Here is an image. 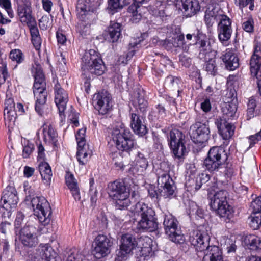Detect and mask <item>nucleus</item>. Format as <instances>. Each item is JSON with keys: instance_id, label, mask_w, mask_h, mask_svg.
I'll return each instance as SVG.
<instances>
[{"instance_id": "10", "label": "nucleus", "mask_w": 261, "mask_h": 261, "mask_svg": "<svg viewBox=\"0 0 261 261\" xmlns=\"http://www.w3.org/2000/svg\"><path fill=\"white\" fill-rule=\"evenodd\" d=\"M250 70L252 76L257 80L258 87L261 89V43L254 41V51L250 60Z\"/></svg>"}, {"instance_id": "44", "label": "nucleus", "mask_w": 261, "mask_h": 261, "mask_svg": "<svg viewBox=\"0 0 261 261\" xmlns=\"http://www.w3.org/2000/svg\"><path fill=\"white\" fill-rule=\"evenodd\" d=\"M91 156V152L86 149H79L76 153L77 159L81 165H85Z\"/></svg>"}, {"instance_id": "4", "label": "nucleus", "mask_w": 261, "mask_h": 261, "mask_svg": "<svg viewBox=\"0 0 261 261\" xmlns=\"http://www.w3.org/2000/svg\"><path fill=\"white\" fill-rule=\"evenodd\" d=\"M112 136L117 149L119 150L129 151L136 144L133 135L129 128H126L124 124H121L119 127L114 128Z\"/></svg>"}, {"instance_id": "23", "label": "nucleus", "mask_w": 261, "mask_h": 261, "mask_svg": "<svg viewBox=\"0 0 261 261\" xmlns=\"http://www.w3.org/2000/svg\"><path fill=\"white\" fill-rule=\"evenodd\" d=\"M221 59L224 63L226 68L229 70H234L239 66V58L233 49H226Z\"/></svg>"}, {"instance_id": "60", "label": "nucleus", "mask_w": 261, "mask_h": 261, "mask_svg": "<svg viewBox=\"0 0 261 261\" xmlns=\"http://www.w3.org/2000/svg\"><path fill=\"white\" fill-rule=\"evenodd\" d=\"M21 21L22 22L27 23V25L32 23L35 24L36 21L31 14L30 9L28 10V11L27 12V13L24 14V16H23V17H22Z\"/></svg>"}, {"instance_id": "17", "label": "nucleus", "mask_w": 261, "mask_h": 261, "mask_svg": "<svg viewBox=\"0 0 261 261\" xmlns=\"http://www.w3.org/2000/svg\"><path fill=\"white\" fill-rule=\"evenodd\" d=\"M1 203L2 207L7 211H10L15 207L18 201L17 191L14 187L7 186L3 193Z\"/></svg>"}, {"instance_id": "3", "label": "nucleus", "mask_w": 261, "mask_h": 261, "mask_svg": "<svg viewBox=\"0 0 261 261\" xmlns=\"http://www.w3.org/2000/svg\"><path fill=\"white\" fill-rule=\"evenodd\" d=\"M108 194L110 197L116 201V207L118 209H126L132 202L129 198V188L123 182L115 181L109 184Z\"/></svg>"}, {"instance_id": "15", "label": "nucleus", "mask_w": 261, "mask_h": 261, "mask_svg": "<svg viewBox=\"0 0 261 261\" xmlns=\"http://www.w3.org/2000/svg\"><path fill=\"white\" fill-rule=\"evenodd\" d=\"M19 238L21 243L28 247H35L38 243L36 227L33 225H27L21 229Z\"/></svg>"}, {"instance_id": "28", "label": "nucleus", "mask_w": 261, "mask_h": 261, "mask_svg": "<svg viewBox=\"0 0 261 261\" xmlns=\"http://www.w3.org/2000/svg\"><path fill=\"white\" fill-rule=\"evenodd\" d=\"M121 24L117 22L111 23L108 28L107 39L109 41L114 43L117 42L121 36Z\"/></svg>"}, {"instance_id": "32", "label": "nucleus", "mask_w": 261, "mask_h": 261, "mask_svg": "<svg viewBox=\"0 0 261 261\" xmlns=\"http://www.w3.org/2000/svg\"><path fill=\"white\" fill-rule=\"evenodd\" d=\"M166 115V109L161 104L156 105L149 114L148 119L152 122H155L164 118Z\"/></svg>"}, {"instance_id": "46", "label": "nucleus", "mask_w": 261, "mask_h": 261, "mask_svg": "<svg viewBox=\"0 0 261 261\" xmlns=\"http://www.w3.org/2000/svg\"><path fill=\"white\" fill-rule=\"evenodd\" d=\"M10 58L17 63H20L24 60L23 54L19 49L12 50L10 53Z\"/></svg>"}, {"instance_id": "8", "label": "nucleus", "mask_w": 261, "mask_h": 261, "mask_svg": "<svg viewBox=\"0 0 261 261\" xmlns=\"http://www.w3.org/2000/svg\"><path fill=\"white\" fill-rule=\"evenodd\" d=\"M31 203L34 214L43 226L49 224L51 220V210L50 204L44 197H35L32 198Z\"/></svg>"}, {"instance_id": "55", "label": "nucleus", "mask_w": 261, "mask_h": 261, "mask_svg": "<svg viewBox=\"0 0 261 261\" xmlns=\"http://www.w3.org/2000/svg\"><path fill=\"white\" fill-rule=\"evenodd\" d=\"M8 77L7 66L3 64L0 66V85L4 84Z\"/></svg>"}, {"instance_id": "64", "label": "nucleus", "mask_w": 261, "mask_h": 261, "mask_svg": "<svg viewBox=\"0 0 261 261\" xmlns=\"http://www.w3.org/2000/svg\"><path fill=\"white\" fill-rule=\"evenodd\" d=\"M198 181L202 182V184H205L210 179V176L206 173H201L198 176Z\"/></svg>"}, {"instance_id": "38", "label": "nucleus", "mask_w": 261, "mask_h": 261, "mask_svg": "<svg viewBox=\"0 0 261 261\" xmlns=\"http://www.w3.org/2000/svg\"><path fill=\"white\" fill-rule=\"evenodd\" d=\"M136 168L138 172L142 173L144 172L148 167V162L145 155L141 152H139L136 158Z\"/></svg>"}, {"instance_id": "11", "label": "nucleus", "mask_w": 261, "mask_h": 261, "mask_svg": "<svg viewBox=\"0 0 261 261\" xmlns=\"http://www.w3.org/2000/svg\"><path fill=\"white\" fill-rule=\"evenodd\" d=\"M94 243L93 254L96 258L104 257L110 253L113 241L110 237L105 234H98L95 238Z\"/></svg>"}, {"instance_id": "20", "label": "nucleus", "mask_w": 261, "mask_h": 261, "mask_svg": "<svg viewBox=\"0 0 261 261\" xmlns=\"http://www.w3.org/2000/svg\"><path fill=\"white\" fill-rule=\"evenodd\" d=\"M31 72L34 77L33 93H38L39 91L46 90L45 77L41 65L35 63L31 68Z\"/></svg>"}, {"instance_id": "29", "label": "nucleus", "mask_w": 261, "mask_h": 261, "mask_svg": "<svg viewBox=\"0 0 261 261\" xmlns=\"http://www.w3.org/2000/svg\"><path fill=\"white\" fill-rule=\"evenodd\" d=\"M38 169L44 184L49 185L52 176V171L49 165L45 162H41Z\"/></svg>"}, {"instance_id": "22", "label": "nucleus", "mask_w": 261, "mask_h": 261, "mask_svg": "<svg viewBox=\"0 0 261 261\" xmlns=\"http://www.w3.org/2000/svg\"><path fill=\"white\" fill-rule=\"evenodd\" d=\"M138 245L135 238L131 234H125L121 238V244L120 246L119 255H128Z\"/></svg>"}, {"instance_id": "7", "label": "nucleus", "mask_w": 261, "mask_h": 261, "mask_svg": "<svg viewBox=\"0 0 261 261\" xmlns=\"http://www.w3.org/2000/svg\"><path fill=\"white\" fill-rule=\"evenodd\" d=\"M76 12L79 19L76 30L82 36H85L89 32L91 22L95 18L96 10L88 9L83 3H77Z\"/></svg>"}, {"instance_id": "6", "label": "nucleus", "mask_w": 261, "mask_h": 261, "mask_svg": "<svg viewBox=\"0 0 261 261\" xmlns=\"http://www.w3.org/2000/svg\"><path fill=\"white\" fill-rule=\"evenodd\" d=\"M228 154L224 148L214 146L212 147L204 161L205 168L210 172L217 171L221 166L226 163Z\"/></svg>"}, {"instance_id": "43", "label": "nucleus", "mask_w": 261, "mask_h": 261, "mask_svg": "<svg viewBox=\"0 0 261 261\" xmlns=\"http://www.w3.org/2000/svg\"><path fill=\"white\" fill-rule=\"evenodd\" d=\"M128 0H109L108 9L111 11V14H114L118 9L122 7L123 5L126 4Z\"/></svg>"}, {"instance_id": "42", "label": "nucleus", "mask_w": 261, "mask_h": 261, "mask_svg": "<svg viewBox=\"0 0 261 261\" xmlns=\"http://www.w3.org/2000/svg\"><path fill=\"white\" fill-rule=\"evenodd\" d=\"M140 9H137V7L134 5H131L128 8V12L130 14V20L133 23H138L141 19L142 15L139 12Z\"/></svg>"}, {"instance_id": "16", "label": "nucleus", "mask_w": 261, "mask_h": 261, "mask_svg": "<svg viewBox=\"0 0 261 261\" xmlns=\"http://www.w3.org/2000/svg\"><path fill=\"white\" fill-rule=\"evenodd\" d=\"M55 102L58 108L59 113L61 118L65 117L64 112L68 101L67 92L57 83L54 87Z\"/></svg>"}, {"instance_id": "37", "label": "nucleus", "mask_w": 261, "mask_h": 261, "mask_svg": "<svg viewBox=\"0 0 261 261\" xmlns=\"http://www.w3.org/2000/svg\"><path fill=\"white\" fill-rule=\"evenodd\" d=\"M237 110V106L236 102H231L229 100L226 101L222 108V112L224 115L228 118L234 116Z\"/></svg>"}, {"instance_id": "19", "label": "nucleus", "mask_w": 261, "mask_h": 261, "mask_svg": "<svg viewBox=\"0 0 261 261\" xmlns=\"http://www.w3.org/2000/svg\"><path fill=\"white\" fill-rule=\"evenodd\" d=\"M231 24L230 18L228 16H225L224 18L219 22L218 25L219 39L223 45L226 46L229 44L228 41L232 32Z\"/></svg>"}, {"instance_id": "9", "label": "nucleus", "mask_w": 261, "mask_h": 261, "mask_svg": "<svg viewBox=\"0 0 261 261\" xmlns=\"http://www.w3.org/2000/svg\"><path fill=\"white\" fill-rule=\"evenodd\" d=\"M163 225L166 234L171 241L179 244L184 242V236L178 227V221L171 214H165Z\"/></svg>"}, {"instance_id": "36", "label": "nucleus", "mask_w": 261, "mask_h": 261, "mask_svg": "<svg viewBox=\"0 0 261 261\" xmlns=\"http://www.w3.org/2000/svg\"><path fill=\"white\" fill-rule=\"evenodd\" d=\"M156 175L158 176V187L159 189L165 186L169 182H172V179L170 177L167 171H163L161 169L157 170Z\"/></svg>"}, {"instance_id": "62", "label": "nucleus", "mask_w": 261, "mask_h": 261, "mask_svg": "<svg viewBox=\"0 0 261 261\" xmlns=\"http://www.w3.org/2000/svg\"><path fill=\"white\" fill-rule=\"evenodd\" d=\"M229 100L231 102H236L237 101V95L235 90L233 89H230L227 90L226 94V101Z\"/></svg>"}, {"instance_id": "26", "label": "nucleus", "mask_w": 261, "mask_h": 261, "mask_svg": "<svg viewBox=\"0 0 261 261\" xmlns=\"http://www.w3.org/2000/svg\"><path fill=\"white\" fill-rule=\"evenodd\" d=\"M133 104L136 109L140 112L146 111L148 107V102L144 99V93L143 89H139L134 92Z\"/></svg>"}, {"instance_id": "59", "label": "nucleus", "mask_w": 261, "mask_h": 261, "mask_svg": "<svg viewBox=\"0 0 261 261\" xmlns=\"http://www.w3.org/2000/svg\"><path fill=\"white\" fill-rule=\"evenodd\" d=\"M242 28L247 32H252L254 29L253 20L252 18H250L244 21L242 24Z\"/></svg>"}, {"instance_id": "2", "label": "nucleus", "mask_w": 261, "mask_h": 261, "mask_svg": "<svg viewBox=\"0 0 261 261\" xmlns=\"http://www.w3.org/2000/svg\"><path fill=\"white\" fill-rule=\"evenodd\" d=\"M135 215L140 217L133 222V229L137 233L145 231H153L157 229L158 223L155 212L152 207L142 202H137L132 210Z\"/></svg>"}, {"instance_id": "53", "label": "nucleus", "mask_w": 261, "mask_h": 261, "mask_svg": "<svg viewBox=\"0 0 261 261\" xmlns=\"http://www.w3.org/2000/svg\"><path fill=\"white\" fill-rule=\"evenodd\" d=\"M251 207L252 209V212L254 214L260 213L261 211V196L257 197L251 202Z\"/></svg>"}, {"instance_id": "33", "label": "nucleus", "mask_w": 261, "mask_h": 261, "mask_svg": "<svg viewBox=\"0 0 261 261\" xmlns=\"http://www.w3.org/2000/svg\"><path fill=\"white\" fill-rule=\"evenodd\" d=\"M212 208L215 211L220 217L227 219H230L233 212L232 207L228 204L227 201L226 203H222L218 205V207Z\"/></svg>"}, {"instance_id": "45", "label": "nucleus", "mask_w": 261, "mask_h": 261, "mask_svg": "<svg viewBox=\"0 0 261 261\" xmlns=\"http://www.w3.org/2000/svg\"><path fill=\"white\" fill-rule=\"evenodd\" d=\"M170 148L172 150L174 156L178 159H180L184 155L186 151L184 142L171 146Z\"/></svg>"}, {"instance_id": "54", "label": "nucleus", "mask_w": 261, "mask_h": 261, "mask_svg": "<svg viewBox=\"0 0 261 261\" xmlns=\"http://www.w3.org/2000/svg\"><path fill=\"white\" fill-rule=\"evenodd\" d=\"M34 96L36 97V101L40 105H44L47 99V91H39L38 93H34Z\"/></svg>"}, {"instance_id": "41", "label": "nucleus", "mask_w": 261, "mask_h": 261, "mask_svg": "<svg viewBox=\"0 0 261 261\" xmlns=\"http://www.w3.org/2000/svg\"><path fill=\"white\" fill-rule=\"evenodd\" d=\"M40 248L41 250L40 254L42 259L45 260H49L50 261L51 258H54L55 253L51 246L46 244L40 245Z\"/></svg>"}, {"instance_id": "25", "label": "nucleus", "mask_w": 261, "mask_h": 261, "mask_svg": "<svg viewBox=\"0 0 261 261\" xmlns=\"http://www.w3.org/2000/svg\"><path fill=\"white\" fill-rule=\"evenodd\" d=\"M130 126L134 132L139 136H143L147 133V129L142 117L135 113H132Z\"/></svg>"}, {"instance_id": "63", "label": "nucleus", "mask_w": 261, "mask_h": 261, "mask_svg": "<svg viewBox=\"0 0 261 261\" xmlns=\"http://www.w3.org/2000/svg\"><path fill=\"white\" fill-rule=\"evenodd\" d=\"M24 218V215L22 213L20 212L17 213L15 221V226L16 227L19 228L21 226Z\"/></svg>"}, {"instance_id": "61", "label": "nucleus", "mask_w": 261, "mask_h": 261, "mask_svg": "<svg viewBox=\"0 0 261 261\" xmlns=\"http://www.w3.org/2000/svg\"><path fill=\"white\" fill-rule=\"evenodd\" d=\"M193 38H194L195 43L197 44L201 40L206 38V36L201 31L198 29H196V31L191 33Z\"/></svg>"}, {"instance_id": "52", "label": "nucleus", "mask_w": 261, "mask_h": 261, "mask_svg": "<svg viewBox=\"0 0 261 261\" xmlns=\"http://www.w3.org/2000/svg\"><path fill=\"white\" fill-rule=\"evenodd\" d=\"M77 3H83L86 5V7L92 10H97L99 5L98 0H80Z\"/></svg>"}, {"instance_id": "31", "label": "nucleus", "mask_w": 261, "mask_h": 261, "mask_svg": "<svg viewBox=\"0 0 261 261\" xmlns=\"http://www.w3.org/2000/svg\"><path fill=\"white\" fill-rule=\"evenodd\" d=\"M228 192L224 190H221L216 192L211 198L210 206L212 208H216V206L222 203H226L228 196Z\"/></svg>"}, {"instance_id": "34", "label": "nucleus", "mask_w": 261, "mask_h": 261, "mask_svg": "<svg viewBox=\"0 0 261 261\" xmlns=\"http://www.w3.org/2000/svg\"><path fill=\"white\" fill-rule=\"evenodd\" d=\"M185 136L181 132L177 129H174L170 131L168 141L170 146H175L176 144L183 142Z\"/></svg>"}, {"instance_id": "51", "label": "nucleus", "mask_w": 261, "mask_h": 261, "mask_svg": "<svg viewBox=\"0 0 261 261\" xmlns=\"http://www.w3.org/2000/svg\"><path fill=\"white\" fill-rule=\"evenodd\" d=\"M202 182L198 181L197 176L195 180L190 179L187 180L186 182V186L187 187L190 188L191 190L195 189L196 191H197L202 187Z\"/></svg>"}, {"instance_id": "24", "label": "nucleus", "mask_w": 261, "mask_h": 261, "mask_svg": "<svg viewBox=\"0 0 261 261\" xmlns=\"http://www.w3.org/2000/svg\"><path fill=\"white\" fill-rule=\"evenodd\" d=\"M215 123L217 126L220 135L223 139H229L233 135L234 126L228 123L225 118H218L215 120Z\"/></svg>"}, {"instance_id": "18", "label": "nucleus", "mask_w": 261, "mask_h": 261, "mask_svg": "<svg viewBox=\"0 0 261 261\" xmlns=\"http://www.w3.org/2000/svg\"><path fill=\"white\" fill-rule=\"evenodd\" d=\"M226 15L223 14L218 5H210L207 8L204 16V21L207 27H212L218 21H221Z\"/></svg>"}, {"instance_id": "39", "label": "nucleus", "mask_w": 261, "mask_h": 261, "mask_svg": "<svg viewBox=\"0 0 261 261\" xmlns=\"http://www.w3.org/2000/svg\"><path fill=\"white\" fill-rule=\"evenodd\" d=\"M185 36L184 34L177 35L171 39L165 41V44L167 49H170L172 47H178L184 44Z\"/></svg>"}, {"instance_id": "48", "label": "nucleus", "mask_w": 261, "mask_h": 261, "mask_svg": "<svg viewBox=\"0 0 261 261\" xmlns=\"http://www.w3.org/2000/svg\"><path fill=\"white\" fill-rule=\"evenodd\" d=\"M261 225V214H258V216H251L249 225L254 230L258 229Z\"/></svg>"}, {"instance_id": "49", "label": "nucleus", "mask_w": 261, "mask_h": 261, "mask_svg": "<svg viewBox=\"0 0 261 261\" xmlns=\"http://www.w3.org/2000/svg\"><path fill=\"white\" fill-rule=\"evenodd\" d=\"M47 135L49 141L51 142L54 147H57L58 145L57 133L54 128L50 126L47 131Z\"/></svg>"}, {"instance_id": "56", "label": "nucleus", "mask_w": 261, "mask_h": 261, "mask_svg": "<svg viewBox=\"0 0 261 261\" xmlns=\"http://www.w3.org/2000/svg\"><path fill=\"white\" fill-rule=\"evenodd\" d=\"M4 119L5 120L14 122L16 117L15 109L11 110H4Z\"/></svg>"}, {"instance_id": "13", "label": "nucleus", "mask_w": 261, "mask_h": 261, "mask_svg": "<svg viewBox=\"0 0 261 261\" xmlns=\"http://www.w3.org/2000/svg\"><path fill=\"white\" fill-rule=\"evenodd\" d=\"M191 128V138L195 143L202 144L208 140L210 130L207 122H196Z\"/></svg>"}, {"instance_id": "58", "label": "nucleus", "mask_w": 261, "mask_h": 261, "mask_svg": "<svg viewBox=\"0 0 261 261\" xmlns=\"http://www.w3.org/2000/svg\"><path fill=\"white\" fill-rule=\"evenodd\" d=\"M34 149V145L32 143L28 142L27 144L23 147L22 156L24 158H28L32 153Z\"/></svg>"}, {"instance_id": "57", "label": "nucleus", "mask_w": 261, "mask_h": 261, "mask_svg": "<svg viewBox=\"0 0 261 261\" xmlns=\"http://www.w3.org/2000/svg\"><path fill=\"white\" fill-rule=\"evenodd\" d=\"M253 1L254 0H237L235 4L240 8H242L249 5V9L252 10L254 7Z\"/></svg>"}, {"instance_id": "21", "label": "nucleus", "mask_w": 261, "mask_h": 261, "mask_svg": "<svg viewBox=\"0 0 261 261\" xmlns=\"http://www.w3.org/2000/svg\"><path fill=\"white\" fill-rule=\"evenodd\" d=\"M199 45L198 58L203 61H207V59L214 58L216 51L215 50V43L211 41L208 39H203L197 43Z\"/></svg>"}, {"instance_id": "14", "label": "nucleus", "mask_w": 261, "mask_h": 261, "mask_svg": "<svg viewBox=\"0 0 261 261\" xmlns=\"http://www.w3.org/2000/svg\"><path fill=\"white\" fill-rule=\"evenodd\" d=\"M177 9L182 11L186 17H191L200 10L197 0H169Z\"/></svg>"}, {"instance_id": "5", "label": "nucleus", "mask_w": 261, "mask_h": 261, "mask_svg": "<svg viewBox=\"0 0 261 261\" xmlns=\"http://www.w3.org/2000/svg\"><path fill=\"white\" fill-rule=\"evenodd\" d=\"M82 69L99 76L104 73L106 66L99 55L95 50L90 49L82 58Z\"/></svg>"}, {"instance_id": "40", "label": "nucleus", "mask_w": 261, "mask_h": 261, "mask_svg": "<svg viewBox=\"0 0 261 261\" xmlns=\"http://www.w3.org/2000/svg\"><path fill=\"white\" fill-rule=\"evenodd\" d=\"M176 187L174 185L173 180L172 182H169L167 186H163L160 189L161 196L165 198H171L173 196L175 192Z\"/></svg>"}, {"instance_id": "47", "label": "nucleus", "mask_w": 261, "mask_h": 261, "mask_svg": "<svg viewBox=\"0 0 261 261\" xmlns=\"http://www.w3.org/2000/svg\"><path fill=\"white\" fill-rule=\"evenodd\" d=\"M213 58H211V59H207V61H204L205 62V70L211 74L215 75L217 68L215 61Z\"/></svg>"}, {"instance_id": "30", "label": "nucleus", "mask_w": 261, "mask_h": 261, "mask_svg": "<svg viewBox=\"0 0 261 261\" xmlns=\"http://www.w3.org/2000/svg\"><path fill=\"white\" fill-rule=\"evenodd\" d=\"M146 246L143 244V241H144V239H140L139 241V243H141L143 245V247H141V249L137 254L138 257L140 258V261L147 260L153 254L152 248L150 246V245L149 244H147L148 241L150 242L151 240L149 238H146Z\"/></svg>"}, {"instance_id": "27", "label": "nucleus", "mask_w": 261, "mask_h": 261, "mask_svg": "<svg viewBox=\"0 0 261 261\" xmlns=\"http://www.w3.org/2000/svg\"><path fill=\"white\" fill-rule=\"evenodd\" d=\"M66 183L70 190L72 196L75 200H79L81 198L77 183L74 178L72 174L67 172L65 176Z\"/></svg>"}, {"instance_id": "12", "label": "nucleus", "mask_w": 261, "mask_h": 261, "mask_svg": "<svg viewBox=\"0 0 261 261\" xmlns=\"http://www.w3.org/2000/svg\"><path fill=\"white\" fill-rule=\"evenodd\" d=\"M93 103L95 109L102 115L109 113L112 109L113 102L111 95L106 91L95 95Z\"/></svg>"}, {"instance_id": "50", "label": "nucleus", "mask_w": 261, "mask_h": 261, "mask_svg": "<svg viewBox=\"0 0 261 261\" xmlns=\"http://www.w3.org/2000/svg\"><path fill=\"white\" fill-rule=\"evenodd\" d=\"M0 6L5 9L10 18L13 17V11L12 9L10 0H0Z\"/></svg>"}, {"instance_id": "1", "label": "nucleus", "mask_w": 261, "mask_h": 261, "mask_svg": "<svg viewBox=\"0 0 261 261\" xmlns=\"http://www.w3.org/2000/svg\"><path fill=\"white\" fill-rule=\"evenodd\" d=\"M210 236L203 226L190 233L189 241L197 252L202 261H228L222 255V251L216 245H210Z\"/></svg>"}, {"instance_id": "35", "label": "nucleus", "mask_w": 261, "mask_h": 261, "mask_svg": "<svg viewBox=\"0 0 261 261\" xmlns=\"http://www.w3.org/2000/svg\"><path fill=\"white\" fill-rule=\"evenodd\" d=\"M244 242L250 250H257L261 249V239L257 236L249 235L246 237Z\"/></svg>"}]
</instances>
